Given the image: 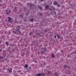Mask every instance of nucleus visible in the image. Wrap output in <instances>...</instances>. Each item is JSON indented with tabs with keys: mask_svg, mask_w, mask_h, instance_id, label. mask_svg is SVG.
<instances>
[{
	"mask_svg": "<svg viewBox=\"0 0 76 76\" xmlns=\"http://www.w3.org/2000/svg\"><path fill=\"white\" fill-rule=\"evenodd\" d=\"M29 69H31V67H29Z\"/></svg>",
	"mask_w": 76,
	"mask_h": 76,
	"instance_id": "c85d7f7f",
	"label": "nucleus"
},
{
	"mask_svg": "<svg viewBox=\"0 0 76 76\" xmlns=\"http://www.w3.org/2000/svg\"><path fill=\"white\" fill-rule=\"evenodd\" d=\"M73 54H76V51H74V52L73 53Z\"/></svg>",
	"mask_w": 76,
	"mask_h": 76,
	"instance_id": "4be33fe9",
	"label": "nucleus"
},
{
	"mask_svg": "<svg viewBox=\"0 0 76 76\" xmlns=\"http://www.w3.org/2000/svg\"><path fill=\"white\" fill-rule=\"evenodd\" d=\"M75 40H76V39H75Z\"/></svg>",
	"mask_w": 76,
	"mask_h": 76,
	"instance_id": "ea45409f",
	"label": "nucleus"
},
{
	"mask_svg": "<svg viewBox=\"0 0 76 76\" xmlns=\"http://www.w3.org/2000/svg\"><path fill=\"white\" fill-rule=\"evenodd\" d=\"M50 10H51V9H50Z\"/></svg>",
	"mask_w": 76,
	"mask_h": 76,
	"instance_id": "c9c22d12",
	"label": "nucleus"
},
{
	"mask_svg": "<svg viewBox=\"0 0 76 76\" xmlns=\"http://www.w3.org/2000/svg\"><path fill=\"white\" fill-rule=\"evenodd\" d=\"M30 71H29V70H28V72H29Z\"/></svg>",
	"mask_w": 76,
	"mask_h": 76,
	"instance_id": "c756f323",
	"label": "nucleus"
},
{
	"mask_svg": "<svg viewBox=\"0 0 76 76\" xmlns=\"http://www.w3.org/2000/svg\"><path fill=\"white\" fill-rule=\"evenodd\" d=\"M30 21H34V19H30Z\"/></svg>",
	"mask_w": 76,
	"mask_h": 76,
	"instance_id": "f3484780",
	"label": "nucleus"
},
{
	"mask_svg": "<svg viewBox=\"0 0 76 76\" xmlns=\"http://www.w3.org/2000/svg\"><path fill=\"white\" fill-rule=\"evenodd\" d=\"M36 76H45V74L44 73H38L37 74H36Z\"/></svg>",
	"mask_w": 76,
	"mask_h": 76,
	"instance_id": "7ed1b4c3",
	"label": "nucleus"
},
{
	"mask_svg": "<svg viewBox=\"0 0 76 76\" xmlns=\"http://www.w3.org/2000/svg\"><path fill=\"white\" fill-rule=\"evenodd\" d=\"M55 14H56V11H55Z\"/></svg>",
	"mask_w": 76,
	"mask_h": 76,
	"instance_id": "f704fd0d",
	"label": "nucleus"
},
{
	"mask_svg": "<svg viewBox=\"0 0 76 76\" xmlns=\"http://www.w3.org/2000/svg\"><path fill=\"white\" fill-rule=\"evenodd\" d=\"M41 53H42L41 55H42V54H44V52H43V51H42L41 52Z\"/></svg>",
	"mask_w": 76,
	"mask_h": 76,
	"instance_id": "aec40b11",
	"label": "nucleus"
},
{
	"mask_svg": "<svg viewBox=\"0 0 76 76\" xmlns=\"http://www.w3.org/2000/svg\"><path fill=\"white\" fill-rule=\"evenodd\" d=\"M48 74H51V71H48Z\"/></svg>",
	"mask_w": 76,
	"mask_h": 76,
	"instance_id": "4468645a",
	"label": "nucleus"
},
{
	"mask_svg": "<svg viewBox=\"0 0 76 76\" xmlns=\"http://www.w3.org/2000/svg\"><path fill=\"white\" fill-rule=\"evenodd\" d=\"M24 67L25 68H26L27 67H28V65H27V64H26L24 66Z\"/></svg>",
	"mask_w": 76,
	"mask_h": 76,
	"instance_id": "9b49d317",
	"label": "nucleus"
},
{
	"mask_svg": "<svg viewBox=\"0 0 76 76\" xmlns=\"http://www.w3.org/2000/svg\"><path fill=\"white\" fill-rule=\"evenodd\" d=\"M39 9H40V10H41V9H42V7H39Z\"/></svg>",
	"mask_w": 76,
	"mask_h": 76,
	"instance_id": "412c9836",
	"label": "nucleus"
},
{
	"mask_svg": "<svg viewBox=\"0 0 76 76\" xmlns=\"http://www.w3.org/2000/svg\"><path fill=\"white\" fill-rule=\"evenodd\" d=\"M53 3L54 5L56 6V5H57V1H55Z\"/></svg>",
	"mask_w": 76,
	"mask_h": 76,
	"instance_id": "6e6552de",
	"label": "nucleus"
},
{
	"mask_svg": "<svg viewBox=\"0 0 76 76\" xmlns=\"http://www.w3.org/2000/svg\"><path fill=\"white\" fill-rule=\"evenodd\" d=\"M31 32H30V33L29 34V35H31Z\"/></svg>",
	"mask_w": 76,
	"mask_h": 76,
	"instance_id": "cd10ccee",
	"label": "nucleus"
},
{
	"mask_svg": "<svg viewBox=\"0 0 76 76\" xmlns=\"http://www.w3.org/2000/svg\"><path fill=\"white\" fill-rule=\"evenodd\" d=\"M54 37L55 38H56V35L54 36Z\"/></svg>",
	"mask_w": 76,
	"mask_h": 76,
	"instance_id": "b1692460",
	"label": "nucleus"
},
{
	"mask_svg": "<svg viewBox=\"0 0 76 76\" xmlns=\"http://www.w3.org/2000/svg\"><path fill=\"white\" fill-rule=\"evenodd\" d=\"M3 57L1 56V55H0V60L1 59H3Z\"/></svg>",
	"mask_w": 76,
	"mask_h": 76,
	"instance_id": "dca6fc26",
	"label": "nucleus"
},
{
	"mask_svg": "<svg viewBox=\"0 0 76 76\" xmlns=\"http://www.w3.org/2000/svg\"><path fill=\"white\" fill-rule=\"evenodd\" d=\"M0 44H1V40L0 39Z\"/></svg>",
	"mask_w": 76,
	"mask_h": 76,
	"instance_id": "bb28decb",
	"label": "nucleus"
},
{
	"mask_svg": "<svg viewBox=\"0 0 76 76\" xmlns=\"http://www.w3.org/2000/svg\"><path fill=\"white\" fill-rule=\"evenodd\" d=\"M5 43L6 45H9V42H5Z\"/></svg>",
	"mask_w": 76,
	"mask_h": 76,
	"instance_id": "f8f14e48",
	"label": "nucleus"
},
{
	"mask_svg": "<svg viewBox=\"0 0 76 76\" xmlns=\"http://www.w3.org/2000/svg\"><path fill=\"white\" fill-rule=\"evenodd\" d=\"M8 22H10V23H12V21H11V20H12L11 18H10V17H8Z\"/></svg>",
	"mask_w": 76,
	"mask_h": 76,
	"instance_id": "423d86ee",
	"label": "nucleus"
},
{
	"mask_svg": "<svg viewBox=\"0 0 76 76\" xmlns=\"http://www.w3.org/2000/svg\"><path fill=\"white\" fill-rule=\"evenodd\" d=\"M11 11H12V10L9 9H7V10L6 11V13L5 14H6V15H9V14H10V12H11Z\"/></svg>",
	"mask_w": 76,
	"mask_h": 76,
	"instance_id": "f03ea898",
	"label": "nucleus"
},
{
	"mask_svg": "<svg viewBox=\"0 0 76 76\" xmlns=\"http://www.w3.org/2000/svg\"><path fill=\"white\" fill-rule=\"evenodd\" d=\"M55 53H56V52H55Z\"/></svg>",
	"mask_w": 76,
	"mask_h": 76,
	"instance_id": "58836bf2",
	"label": "nucleus"
},
{
	"mask_svg": "<svg viewBox=\"0 0 76 76\" xmlns=\"http://www.w3.org/2000/svg\"><path fill=\"white\" fill-rule=\"evenodd\" d=\"M55 75L56 76H58V73L57 72H55Z\"/></svg>",
	"mask_w": 76,
	"mask_h": 76,
	"instance_id": "ddd939ff",
	"label": "nucleus"
},
{
	"mask_svg": "<svg viewBox=\"0 0 76 76\" xmlns=\"http://www.w3.org/2000/svg\"><path fill=\"white\" fill-rule=\"evenodd\" d=\"M3 51H4V50H3Z\"/></svg>",
	"mask_w": 76,
	"mask_h": 76,
	"instance_id": "4c0bfd02",
	"label": "nucleus"
},
{
	"mask_svg": "<svg viewBox=\"0 0 76 76\" xmlns=\"http://www.w3.org/2000/svg\"><path fill=\"white\" fill-rule=\"evenodd\" d=\"M7 70L9 71V73H11L12 72V68H11L10 69H7Z\"/></svg>",
	"mask_w": 76,
	"mask_h": 76,
	"instance_id": "39448f33",
	"label": "nucleus"
},
{
	"mask_svg": "<svg viewBox=\"0 0 76 76\" xmlns=\"http://www.w3.org/2000/svg\"><path fill=\"white\" fill-rule=\"evenodd\" d=\"M45 8L47 9H48L49 8V7H48V5H46L45 7Z\"/></svg>",
	"mask_w": 76,
	"mask_h": 76,
	"instance_id": "2eb2a0df",
	"label": "nucleus"
},
{
	"mask_svg": "<svg viewBox=\"0 0 76 76\" xmlns=\"http://www.w3.org/2000/svg\"><path fill=\"white\" fill-rule=\"evenodd\" d=\"M33 61H35V60H34Z\"/></svg>",
	"mask_w": 76,
	"mask_h": 76,
	"instance_id": "72a5a7b5",
	"label": "nucleus"
},
{
	"mask_svg": "<svg viewBox=\"0 0 76 76\" xmlns=\"http://www.w3.org/2000/svg\"><path fill=\"white\" fill-rule=\"evenodd\" d=\"M13 32L14 34H20L21 32L20 31V27L18 26L17 27L16 30L13 31Z\"/></svg>",
	"mask_w": 76,
	"mask_h": 76,
	"instance_id": "f257e3e1",
	"label": "nucleus"
},
{
	"mask_svg": "<svg viewBox=\"0 0 76 76\" xmlns=\"http://www.w3.org/2000/svg\"><path fill=\"white\" fill-rule=\"evenodd\" d=\"M25 21H26V20H25L24 21L25 22Z\"/></svg>",
	"mask_w": 76,
	"mask_h": 76,
	"instance_id": "e433bc0d",
	"label": "nucleus"
},
{
	"mask_svg": "<svg viewBox=\"0 0 76 76\" xmlns=\"http://www.w3.org/2000/svg\"><path fill=\"white\" fill-rule=\"evenodd\" d=\"M15 76H16V75H15Z\"/></svg>",
	"mask_w": 76,
	"mask_h": 76,
	"instance_id": "a19ab883",
	"label": "nucleus"
},
{
	"mask_svg": "<svg viewBox=\"0 0 76 76\" xmlns=\"http://www.w3.org/2000/svg\"><path fill=\"white\" fill-rule=\"evenodd\" d=\"M56 36H57V37L58 39H60V37L59 35H58L57 34H56Z\"/></svg>",
	"mask_w": 76,
	"mask_h": 76,
	"instance_id": "9d476101",
	"label": "nucleus"
},
{
	"mask_svg": "<svg viewBox=\"0 0 76 76\" xmlns=\"http://www.w3.org/2000/svg\"><path fill=\"white\" fill-rule=\"evenodd\" d=\"M55 9V8H54V7H53V9Z\"/></svg>",
	"mask_w": 76,
	"mask_h": 76,
	"instance_id": "473e14b6",
	"label": "nucleus"
},
{
	"mask_svg": "<svg viewBox=\"0 0 76 76\" xmlns=\"http://www.w3.org/2000/svg\"><path fill=\"white\" fill-rule=\"evenodd\" d=\"M50 13L52 15H53V13H52V12H51V11H50Z\"/></svg>",
	"mask_w": 76,
	"mask_h": 76,
	"instance_id": "5701e85b",
	"label": "nucleus"
},
{
	"mask_svg": "<svg viewBox=\"0 0 76 76\" xmlns=\"http://www.w3.org/2000/svg\"><path fill=\"white\" fill-rule=\"evenodd\" d=\"M64 68H67V65L66 64H65L64 65Z\"/></svg>",
	"mask_w": 76,
	"mask_h": 76,
	"instance_id": "1a4fd4ad",
	"label": "nucleus"
},
{
	"mask_svg": "<svg viewBox=\"0 0 76 76\" xmlns=\"http://www.w3.org/2000/svg\"><path fill=\"white\" fill-rule=\"evenodd\" d=\"M23 15V14H22L21 15H20V17H23V15Z\"/></svg>",
	"mask_w": 76,
	"mask_h": 76,
	"instance_id": "6ab92c4d",
	"label": "nucleus"
},
{
	"mask_svg": "<svg viewBox=\"0 0 76 76\" xmlns=\"http://www.w3.org/2000/svg\"><path fill=\"white\" fill-rule=\"evenodd\" d=\"M27 6H28V7H29V6H30V7H31L33 6V5H32V4H31L30 3H28L27 4Z\"/></svg>",
	"mask_w": 76,
	"mask_h": 76,
	"instance_id": "20e7f679",
	"label": "nucleus"
},
{
	"mask_svg": "<svg viewBox=\"0 0 76 76\" xmlns=\"http://www.w3.org/2000/svg\"><path fill=\"white\" fill-rule=\"evenodd\" d=\"M57 7H60V4H57Z\"/></svg>",
	"mask_w": 76,
	"mask_h": 76,
	"instance_id": "a211bd4d",
	"label": "nucleus"
},
{
	"mask_svg": "<svg viewBox=\"0 0 76 76\" xmlns=\"http://www.w3.org/2000/svg\"><path fill=\"white\" fill-rule=\"evenodd\" d=\"M37 61H35V63H37Z\"/></svg>",
	"mask_w": 76,
	"mask_h": 76,
	"instance_id": "7c9ffc66",
	"label": "nucleus"
},
{
	"mask_svg": "<svg viewBox=\"0 0 76 76\" xmlns=\"http://www.w3.org/2000/svg\"><path fill=\"white\" fill-rule=\"evenodd\" d=\"M40 0L41 2H42V1H44V0Z\"/></svg>",
	"mask_w": 76,
	"mask_h": 76,
	"instance_id": "a878e982",
	"label": "nucleus"
},
{
	"mask_svg": "<svg viewBox=\"0 0 76 76\" xmlns=\"http://www.w3.org/2000/svg\"><path fill=\"white\" fill-rule=\"evenodd\" d=\"M45 63H44V65H45Z\"/></svg>",
	"mask_w": 76,
	"mask_h": 76,
	"instance_id": "2f4dec72",
	"label": "nucleus"
},
{
	"mask_svg": "<svg viewBox=\"0 0 76 76\" xmlns=\"http://www.w3.org/2000/svg\"><path fill=\"white\" fill-rule=\"evenodd\" d=\"M0 52H2V50L1 49H0Z\"/></svg>",
	"mask_w": 76,
	"mask_h": 76,
	"instance_id": "393cba45",
	"label": "nucleus"
},
{
	"mask_svg": "<svg viewBox=\"0 0 76 76\" xmlns=\"http://www.w3.org/2000/svg\"><path fill=\"white\" fill-rule=\"evenodd\" d=\"M55 55L54 54H52L51 55V57L52 58H54L55 57Z\"/></svg>",
	"mask_w": 76,
	"mask_h": 76,
	"instance_id": "0eeeda50",
	"label": "nucleus"
}]
</instances>
